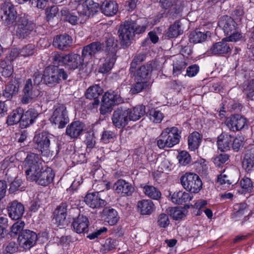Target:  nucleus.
Here are the masks:
<instances>
[{"instance_id":"obj_1","label":"nucleus","mask_w":254,"mask_h":254,"mask_svg":"<svg viewBox=\"0 0 254 254\" xmlns=\"http://www.w3.org/2000/svg\"><path fill=\"white\" fill-rule=\"evenodd\" d=\"M180 133L175 127L165 128L159 136L157 146L160 149L172 147L180 142Z\"/></svg>"},{"instance_id":"obj_2","label":"nucleus","mask_w":254,"mask_h":254,"mask_svg":"<svg viewBox=\"0 0 254 254\" xmlns=\"http://www.w3.org/2000/svg\"><path fill=\"white\" fill-rule=\"evenodd\" d=\"M44 83L50 87H53L59 84L63 79L66 80L68 73L64 68H60L57 66L50 65L44 70Z\"/></svg>"},{"instance_id":"obj_3","label":"nucleus","mask_w":254,"mask_h":254,"mask_svg":"<svg viewBox=\"0 0 254 254\" xmlns=\"http://www.w3.org/2000/svg\"><path fill=\"white\" fill-rule=\"evenodd\" d=\"M218 25L223 29L225 34L228 36L225 38L226 40L236 42L242 38V34L237 29L236 22L230 16L224 15L221 17Z\"/></svg>"},{"instance_id":"obj_4","label":"nucleus","mask_w":254,"mask_h":254,"mask_svg":"<svg viewBox=\"0 0 254 254\" xmlns=\"http://www.w3.org/2000/svg\"><path fill=\"white\" fill-rule=\"evenodd\" d=\"M43 168L42 161L40 156L35 153L28 154L24 161V169L27 179L33 178Z\"/></svg>"},{"instance_id":"obj_5","label":"nucleus","mask_w":254,"mask_h":254,"mask_svg":"<svg viewBox=\"0 0 254 254\" xmlns=\"http://www.w3.org/2000/svg\"><path fill=\"white\" fill-rule=\"evenodd\" d=\"M180 182L183 188L191 193H197L202 188V181L196 174L186 173L181 177Z\"/></svg>"},{"instance_id":"obj_6","label":"nucleus","mask_w":254,"mask_h":254,"mask_svg":"<svg viewBox=\"0 0 254 254\" xmlns=\"http://www.w3.org/2000/svg\"><path fill=\"white\" fill-rule=\"evenodd\" d=\"M122 102L123 100L118 91L110 90L106 92L102 97L100 109V113L105 115L110 112L113 106L119 104Z\"/></svg>"},{"instance_id":"obj_7","label":"nucleus","mask_w":254,"mask_h":254,"mask_svg":"<svg viewBox=\"0 0 254 254\" xmlns=\"http://www.w3.org/2000/svg\"><path fill=\"white\" fill-rule=\"evenodd\" d=\"M51 121L58 126L60 128H64L69 122L67 111L64 104H58L54 106Z\"/></svg>"},{"instance_id":"obj_8","label":"nucleus","mask_w":254,"mask_h":254,"mask_svg":"<svg viewBox=\"0 0 254 254\" xmlns=\"http://www.w3.org/2000/svg\"><path fill=\"white\" fill-rule=\"evenodd\" d=\"M129 20L125 21L119 28L118 33L121 44L123 48H127L131 44V40L134 36Z\"/></svg>"},{"instance_id":"obj_9","label":"nucleus","mask_w":254,"mask_h":254,"mask_svg":"<svg viewBox=\"0 0 254 254\" xmlns=\"http://www.w3.org/2000/svg\"><path fill=\"white\" fill-rule=\"evenodd\" d=\"M108 195H102L100 193H88L85 197L84 201L90 208L98 209L104 207L107 204Z\"/></svg>"},{"instance_id":"obj_10","label":"nucleus","mask_w":254,"mask_h":254,"mask_svg":"<svg viewBox=\"0 0 254 254\" xmlns=\"http://www.w3.org/2000/svg\"><path fill=\"white\" fill-rule=\"evenodd\" d=\"M17 239L21 247L29 249L36 244L37 235L33 231L26 229L19 234Z\"/></svg>"},{"instance_id":"obj_11","label":"nucleus","mask_w":254,"mask_h":254,"mask_svg":"<svg viewBox=\"0 0 254 254\" xmlns=\"http://www.w3.org/2000/svg\"><path fill=\"white\" fill-rule=\"evenodd\" d=\"M128 115V110L122 107L117 108L113 112L112 117L113 124L119 128L124 127L130 120Z\"/></svg>"},{"instance_id":"obj_12","label":"nucleus","mask_w":254,"mask_h":254,"mask_svg":"<svg viewBox=\"0 0 254 254\" xmlns=\"http://www.w3.org/2000/svg\"><path fill=\"white\" fill-rule=\"evenodd\" d=\"M52 135L46 132L36 133L33 138V142L36 148L42 153H47L49 150Z\"/></svg>"},{"instance_id":"obj_13","label":"nucleus","mask_w":254,"mask_h":254,"mask_svg":"<svg viewBox=\"0 0 254 254\" xmlns=\"http://www.w3.org/2000/svg\"><path fill=\"white\" fill-rule=\"evenodd\" d=\"M34 27V24L29 21L26 17H21L18 22L16 36L19 38H26L33 30Z\"/></svg>"},{"instance_id":"obj_14","label":"nucleus","mask_w":254,"mask_h":254,"mask_svg":"<svg viewBox=\"0 0 254 254\" xmlns=\"http://www.w3.org/2000/svg\"><path fill=\"white\" fill-rule=\"evenodd\" d=\"M1 18L6 25L12 24L16 18L17 12L13 5L10 2H5L1 8Z\"/></svg>"},{"instance_id":"obj_15","label":"nucleus","mask_w":254,"mask_h":254,"mask_svg":"<svg viewBox=\"0 0 254 254\" xmlns=\"http://www.w3.org/2000/svg\"><path fill=\"white\" fill-rule=\"evenodd\" d=\"M23 92L24 94L21 102L23 104H28L38 95L39 89L32 83L30 79H28L25 81Z\"/></svg>"},{"instance_id":"obj_16","label":"nucleus","mask_w":254,"mask_h":254,"mask_svg":"<svg viewBox=\"0 0 254 254\" xmlns=\"http://www.w3.org/2000/svg\"><path fill=\"white\" fill-rule=\"evenodd\" d=\"M67 206L66 202H63L58 206L54 210L53 221L57 226H64L66 224Z\"/></svg>"},{"instance_id":"obj_17","label":"nucleus","mask_w":254,"mask_h":254,"mask_svg":"<svg viewBox=\"0 0 254 254\" xmlns=\"http://www.w3.org/2000/svg\"><path fill=\"white\" fill-rule=\"evenodd\" d=\"M34 176L35 177L30 178L28 180L35 181L38 185L43 186H46L51 183L54 177L51 168H47L43 171L41 170L40 172H38L37 174H34Z\"/></svg>"},{"instance_id":"obj_18","label":"nucleus","mask_w":254,"mask_h":254,"mask_svg":"<svg viewBox=\"0 0 254 254\" xmlns=\"http://www.w3.org/2000/svg\"><path fill=\"white\" fill-rule=\"evenodd\" d=\"M84 58L79 55L74 53L67 54L66 66L71 70L78 69L82 70L85 66Z\"/></svg>"},{"instance_id":"obj_19","label":"nucleus","mask_w":254,"mask_h":254,"mask_svg":"<svg viewBox=\"0 0 254 254\" xmlns=\"http://www.w3.org/2000/svg\"><path fill=\"white\" fill-rule=\"evenodd\" d=\"M246 118L240 115L231 116L226 120V124L228 127L232 131L242 129L246 125Z\"/></svg>"},{"instance_id":"obj_20","label":"nucleus","mask_w":254,"mask_h":254,"mask_svg":"<svg viewBox=\"0 0 254 254\" xmlns=\"http://www.w3.org/2000/svg\"><path fill=\"white\" fill-rule=\"evenodd\" d=\"M229 41L223 38L221 41L217 42L210 47L207 51V54L210 55H223L226 54L231 50L230 45L227 43Z\"/></svg>"},{"instance_id":"obj_21","label":"nucleus","mask_w":254,"mask_h":254,"mask_svg":"<svg viewBox=\"0 0 254 254\" xmlns=\"http://www.w3.org/2000/svg\"><path fill=\"white\" fill-rule=\"evenodd\" d=\"M7 209L9 216L13 220L20 219L24 212L23 205L17 200L10 202L7 207Z\"/></svg>"},{"instance_id":"obj_22","label":"nucleus","mask_w":254,"mask_h":254,"mask_svg":"<svg viewBox=\"0 0 254 254\" xmlns=\"http://www.w3.org/2000/svg\"><path fill=\"white\" fill-rule=\"evenodd\" d=\"M85 127L83 123L79 121H74L67 126L65 133L70 138H77L82 134Z\"/></svg>"},{"instance_id":"obj_23","label":"nucleus","mask_w":254,"mask_h":254,"mask_svg":"<svg viewBox=\"0 0 254 254\" xmlns=\"http://www.w3.org/2000/svg\"><path fill=\"white\" fill-rule=\"evenodd\" d=\"M72 39L67 34L58 35L53 40V46L62 51L67 50L71 46Z\"/></svg>"},{"instance_id":"obj_24","label":"nucleus","mask_w":254,"mask_h":254,"mask_svg":"<svg viewBox=\"0 0 254 254\" xmlns=\"http://www.w3.org/2000/svg\"><path fill=\"white\" fill-rule=\"evenodd\" d=\"M113 189L117 193L127 196L131 195L134 190L130 183L122 179L118 180L114 184Z\"/></svg>"},{"instance_id":"obj_25","label":"nucleus","mask_w":254,"mask_h":254,"mask_svg":"<svg viewBox=\"0 0 254 254\" xmlns=\"http://www.w3.org/2000/svg\"><path fill=\"white\" fill-rule=\"evenodd\" d=\"M89 223L87 217L83 215H79L77 218L74 219L72 226L75 232L81 234L88 231Z\"/></svg>"},{"instance_id":"obj_26","label":"nucleus","mask_w":254,"mask_h":254,"mask_svg":"<svg viewBox=\"0 0 254 254\" xmlns=\"http://www.w3.org/2000/svg\"><path fill=\"white\" fill-rule=\"evenodd\" d=\"M103 44L98 41L93 42L83 47L82 56L84 58H91L103 50Z\"/></svg>"},{"instance_id":"obj_27","label":"nucleus","mask_w":254,"mask_h":254,"mask_svg":"<svg viewBox=\"0 0 254 254\" xmlns=\"http://www.w3.org/2000/svg\"><path fill=\"white\" fill-rule=\"evenodd\" d=\"M99 7V3L93 0H85L82 5V9H79L78 13L83 16L89 17L98 11Z\"/></svg>"},{"instance_id":"obj_28","label":"nucleus","mask_w":254,"mask_h":254,"mask_svg":"<svg viewBox=\"0 0 254 254\" xmlns=\"http://www.w3.org/2000/svg\"><path fill=\"white\" fill-rule=\"evenodd\" d=\"M38 115L39 114L37 111L34 109H30L25 113H24L23 110L20 127L21 128H26L32 125L34 123Z\"/></svg>"},{"instance_id":"obj_29","label":"nucleus","mask_w":254,"mask_h":254,"mask_svg":"<svg viewBox=\"0 0 254 254\" xmlns=\"http://www.w3.org/2000/svg\"><path fill=\"white\" fill-rule=\"evenodd\" d=\"M152 71V66L150 64H146L141 66L136 71L134 69L133 73L136 81H145L147 82V80Z\"/></svg>"},{"instance_id":"obj_30","label":"nucleus","mask_w":254,"mask_h":254,"mask_svg":"<svg viewBox=\"0 0 254 254\" xmlns=\"http://www.w3.org/2000/svg\"><path fill=\"white\" fill-rule=\"evenodd\" d=\"M103 216L104 220L112 226L115 225L119 219L117 211L110 207L104 208Z\"/></svg>"},{"instance_id":"obj_31","label":"nucleus","mask_w":254,"mask_h":254,"mask_svg":"<svg viewBox=\"0 0 254 254\" xmlns=\"http://www.w3.org/2000/svg\"><path fill=\"white\" fill-rule=\"evenodd\" d=\"M138 211L141 215H150L155 210V206L150 200L143 199L137 203Z\"/></svg>"},{"instance_id":"obj_32","label":"nucleus","mask_w":254,"mask_h":254,"mask_svg":"<svg viewBox=\"0 0 254 254\" xmlns=\"http://www.w3.org/2000/svg\"><path fill=\"white\" fill-rule=\"evenodd\" d=\"M129 20L134 35L144 33L148 26V22L145 18H138L136 20Z\"/></svg>"},{"instance_id":"obj_33","label":"nucleus","mask_w":254,"mask_h":254,"mask_svg":"<svg viewBox=\"0 0 254 254\" xmlns=\"http://www.w3.org/2000/svg\"><path fill=\"white\" fill-rule=\"evenodd\" d=\"M233 140L231 135L221 134L218 137L217 145L218 149L222 151L230 149Z\"/></svg>"},{"instance_id":"obj_34","label":"nucleus","mask_w":254,"mask_h":254,"mask_svg":"<svg viewBox=\"0 0 254 254\" xmlns=\"http://www.w3.org/2000/svg\"><path fill=\"white\" fill-rule=\"evenodd\" d=\"M192 197V195L188 192L178 191L173 193L171 196V200L176 204H182L191 200Z\"/></svg>"},{"instance_id":"obj_35","label":"nucleus","mask_w":254,"mask_h":254,"mask_svg":"<svg viewBox=\"0 0 254 254\" xmlns=\"http://www.w3.org/2000/svg\"><path fill=\"white\" fill-rule=\"evenodd\" d=\"M118 51V42L113 37L109 38L106 41L105 51L106 56L117 59L116 53Z\"/></svg>"},{"instance_id":"obj_36","label":"nucleus","mask_w":254,"mask_h":254,"mask_svg":"<svg viewBox=\"0 0 254 254\" xmlns=\"http://www.w3.org/2000/svg\"><path fill=\"white\" fill-rule=\"evenodd\" d=\"M128 110L129 119L131 121H136L144 116L146 113L145 106L138 105Z\"/></svg>"},{"instance_id":"obj_37","label":"nucleus","mask_w":254,"mask_h":254,"mask_svg":"<svg viewBox=\"0 0 254 254\" xmlns=\"http://www.w3.org/2000/svg\"><path fill=\"white\" fill-rule=\"evenodd\" d=\"M189 148L191 151L197 149L202 141V136L197 131L189 135L188 138Z\"/></svg>"},{"instance_id":"obj_38","label":"nucleus","mask_w":254,"mask_h":254,"mask_svg":"<svg viewBox=\"0 0 254 254\" xmlns=\"http://www.w3.org/2000/svg\"><path fill=\"white\" fill-rule=\"evenodd\" d=\"M243 167L250 171L254 168V147L247 150L243 161Z\"/></svg>"},{"instance_id":"obj_39","label":"nucleus","mask_w":254,"mask_h":254,"mask_svg":"<svg viewBox=\"0 0 254 254\" xmlns=\"http://www.w3.org/2000/svg\"><path fill=\"white\" fill-rule=\"evenodd\" d=\"M102 12L108 16L116 14L118 11V5L114 1L104 2L101 6Z\"/></svg>"},{"instance_id":"obj_40","label":"nucleus","mask_w":254,"mask_h":254,"mask_svg":"<svg viewBox=\"0 0 254 254\" xmlns=\"http://www.w3.org/2000/svg\"><path fill=\"white\" fill-rule=\"evenodd\" d=\"M18 82L15 80L11 81L6 86L3 92V95L7 98H10L18 92Z\"/></svg>"},{"instance_id":"obj_41","label":"nucleus","mask_w":254,"mask_h":254,"mask_svg":"<svg viewBox=\"0 0 254 254\" xmlns=\"http://www.w3.org/2000/svg\"><path fill=\"white\" fill-rule=\"evenodd\" d=\"M22 113H23V109L21 108H18L13 110L7 117V124L9 126H12L18 123L20 124Z\"/></svg>"},{"instance_id":"obj_42","label":"nucleus","mask_w":254,"mask_h":254,"mask_svg":"<svg viewBox=\"0 0 254 254\" xmlns=\"http://www.w3.org/2000/svg\"><path fill=\"white\" fill-rule=\"evenodd\" d=\"M207 34H209V32L204 33L197 30L192 31L189 35L190 41L195 44L201 43L206 39Z\"/></svg>"},{"instance_id":"obj_43","label":"nucleus","mask_w":254,"mask_h":254,"mask_svg":"<svg viewBox=\"0 0 254 254\" xmlns=\"http://www.w3.org/2000/svg\"><path fill=\"white\" fill-rule=\"evenodd\" d=\"M182 24L180 21H176L173 24L171 25L168 32L167 36L169 38H173L177 37L183 33L182 29Z\"/></svg>"},{"instance_id":"obj_44","label":"nucleus","mask_w":254,"mask_h":254,"mask_svg":"<svg viewBox=\"0 0 254 254\" xmlns=\"http://www.w3.org/2000/svg\"><path fill=\"white\" fill-rule=\"evenodd\" d=\"M143 191L146 196L153 199L158 200L161 196L160 191L152 186H145Z\"/></svg>"},{"instance_id":"obj_45","label":"nucleus","mask_w":254,"mask_h":254,"mask_svg":"<svg viewBox=\"0 0 254 254\" xmlns=\"http://www.w3.org/2000/svg\"><path fill=\"white\" fill-rule=\"evenodd\" d=\"M103 90L98 85H94L90 86L87 90L85 96L88 99H95L102 94Z\"/></svg>"},{"instance_id":"obj_46","label":"nucleus","mask_w":254,"mask_h":254,"mask_svg":"<svg viewBox=\"0 0 254 254\" xmlns=\"http://www.w3.org/2000/svg\"><path fill=\"white\" fill-rule=\"evenodd\" d=\"M13 72V66L10 61H3L0 63V73L4 77L10 76Z\"/></svg>"},{"instance_id":"obj_47","label":"nucleus","mask_w":254,"mask_h":254,"mask_svg":"<svg viewBox=\"0 0 254 254\" xmlns=\"http://www.w3.org/2000/svg\"><path fill=\"white\" fill-rule=\"evenodd\" d=\"M117 59L111 57L106 56L104 63L100 66L99 72L106 73L109 72L113 68Z\"/></svg>"},{"instance_id":"obj_48","label":"nucleus","mask_w":254,"mask_h":254,"mask_svg":"<svg viewBox=\"0 0 254 254\" xmlns=\"http://www.w3.org/2000/svg\"><path fill=\"white\" fill-rule=\"evenodd\" d=\"M93 188L95 190L94 192L100 193L102 195H108V190L110 189V183L99 181L93 185Z\"/></svg>"},{"instance_id":"obj_49","label":"nucleus","mask_w":254,"mask_h":254,"mask_svg":"<svg viewBox=\"0 0 254 254\" xmlns=\"http://www.w3.org/2000/svg\"><path fill=\"white\" fill-rule=\"evenodd\" d=\"M150 121L154 123H160L163 120V113L157 109H151L147 113Z\"/></svg>"},{"instance_id":"obj_50","label":"nucleus","mask_w":254,"mask_h":254,"mask_svg":"<svg viewBox=\"0 0 254 254\" xmlns=\"http://www.w3.org/2000/svg\"><path fill=\"white\" fill-rule=\"evenodd\" d=\"M61 15L64 16V19L71 23L72 25H75L77 23V17L71 13L68 9L66 7H63L61 10Z\"/></svg>"},{"instance_id":"obj_51","label":"nucleus","mask_w":254,"mask_h":254,"mask_svg":"<svg viewBox=\"0 0 254 254\" xmlns=\"http://www.w3.org/2000/svg\"><path fill=\"white\" fill-rule=\"evenodd\" d=\"M67 57V54L62 55L58 52L55 53L52 56L54 65L57 66L58 67L60 65H66Z\"/></svg>"},{"instance_id":"obj_52","label":"nucleus","mask_w":254,"mask_h":254,"mask_svg":"<svg viewBox=\"0 0 254 254\" xmlns=\"http://www.w3.org/2000/svg\"><path fill=\"white\" fill-rule=\"evenodd\" d=\"M146 55L143 53L136 54L133 59L129 68L130 72H134L137 65L144 61Z\"/></svg>"},{"instance_id":"obj_53","label":"nucleus","mask_w":254,"mask_h":254,"mask_svg":"<svg viewBox=\"0 0 254 254\" xmlns=\"http://www.w3.org/2000/svg\"><path fill=\"white\" fill-rule=\"evenodd\" d=\"M25 226V223L23 221H17L14 223L11 227L10 235L12 237L16 236L18 234L21 233V232L24 230L23 228Z\"/></svg>"},{"instance_id":"obj_54","label":"nucleus","mask_w":254,"mask_h":254,"mask_svg":"<svg viewBox=\"0 0 254 254\" xmlns=\"http://www.w3.org/2000/svg\"><path fill=\"white\" fill-rule=\"evenodd\" d=\"M147 86V82L145 81H136V82L132 85L130 90L131 94H136L141 92Z\"/></svg>"},{"instance_id":"obj_55","label":"nucleus","mask_w":254,"mask_h":254,"mask_svg":"<svg viewBox=\"0 0 254 254\" xmlns=\"http://www.w3.org/2000/svg\"><path fill=\"white\" fill-rule=\"evenodd\" d=\"M179 163L183 166H186L189 164L191 161L190 154L186 151H182L178 156Z\"/></svg>"},{"instance_id":"obj_56","label":"nucleus","mask_w":254,"mask_h":254,"mask_svg":"<svg viewBox=\"0 0 254 254\" xmlns=\"http://www.w3.org/2000/svg\"><path fill=\"white\" fill-rule=\"evenodd\" d=\"M169 213L170 215L175 220L182 219L184 216L182 210L180 208L176 207L169 208Z\"/></svg>"},{"instance_id":"obj_57","label":"nucleus","mask_w":254,"mask_h":254,"mask_svg":"<svg viewBox=\"0 0 254 254\" xmlns=\"http://www.w3.org/2000/svg\"><path fill=\"white\" fill-rule=\"evenodd\" d=\"M240 185L245 192H250L253 190V183L249 178H243L240 182Z\"/></svg>"},{"instance_id":"obj_58","label":"nucleus","mask_w":254,"mask_h":254,"mask_svg":"<svg viewBox=\"0 0 254 254\" xmlns=\"http://www.w3.org/2000/svg\"><path fill=\"white\" fill-rule=\"evenodd\" d=\"M244 139V137L241 135H239L234 139L233 138V143H232L231 146L233 150L238 151L243 145Z\"/></svg>"},{"instance_id":"obj_59","label":"nucleus","mask_w":254,"mask_h":254,"mask_svg":"<svg viewBox=\"0 0 254 254\" xmlns=\"http://www.w3.org/2000/svg\"><path fill=\"white\" fill-rule=\"evenodd\" d=\"M157 223L160 227H167L170 223L168 215L165 213L160 214L158 217Z\"/></svg>"},{"instance_id":"obj_60","label":"nucleus","mask_w":254,"mask_h":254,"mask_svg":"<svg viewBox=\"0 0 254 254\" xmlns=\"http://www.w3.org/2000/svg\"><path fill=\"white\" fill-rule=\"evenodd\" d=\"M244 90L247 94L248 98L250 99L254 100V80L250 81L247 86L244 88Z\"/></svg>"},{"instance_id":"obj_61","label":"nucleus","mask_w":254,"mask_h":254,"mask_svg":"<svg viewBox=\"0 0 254 254\" xmlns=\"http://www.w3.org/2000/svg\"><path fill=\"white\" fill-rule=\"evenodd\" d=\"M34 46L28 44L23 47L20 52V54L23 57L30 56L34 53Z\"/></svg>"},{"instance_id":"obj_62","label":"nucleus","mask_w":254,"mask_h":254,"mask_svg":"<svg viewBox=\"0 0 254 254\" xmlns=\"http://www.w3.org/2000/svg\"><path fill=\"white\" fill-rule=\"evenodd\" d=\"M30 79L31 80L32 83L35 86H36L37 89H39V85L42 80H44V73L42 75L39 72H36L34 74L32 78Z\"/></svg>"},{"instance_id":"obj_63","label":"nucleus","mask_w":254,"mask_h":254,"mask_svg":"<svg viewBox=\"0 0 254 254\" xmlns=\"http://www.w3.org/2000/svg\"><path fill=\"white\" fill-rule=\"evenodd\" d=\"M18 249L17 244L15 242H10L5 247L3 254H13Z\"/></svg>"},{"instance_id":"obj_64","label":"nucleus","mask_w":254,"mask_h":254,"mask_svg":"<svg viewBox=\"0 0 254 254\" xmlns=\"http://www.w3.org/2000/svg\"><path fill=\"white\" fill-rule=\"evenodd\" d=\"M186 67V64L185 63L183 62H181L179 63H177L173 66V74L178 75L182 73L183 70H185Z\"/></svg>"}]
</instances>
